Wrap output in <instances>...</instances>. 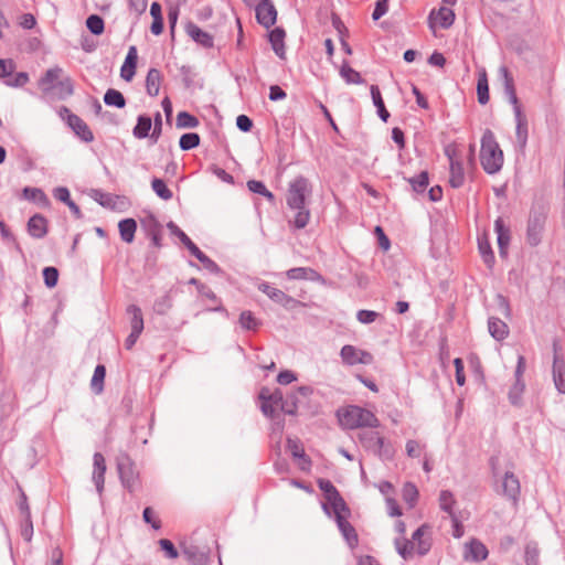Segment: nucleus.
Returning a JSON list of instances; mask_svg holds the SVG:
<instances>
[{
  "instance_id": "a211bd4d",
  "label": "nucleus",
  "mask_w": 565,
  "mask_h": 565,
  "mask_svg": "<svg viewBox=\"0 0 565 565\" xmlns=\"http://www.w3.org/2000/svg\"><path fill=\"white\" fill-rule=\"evenodd\" d=\"M494 231L498 234L499 254L501 257H507L511 236L510 228L505 226L502 217L494 221Z\"/></svg>"
},
{
  "instance_id": "0eeeda50",
  "label": "nucleus",
  "mask_w": 565,
  "mask_h": 565,
  "mask_svg": "<svg viewBox=\"0 0 565 565\" xmlns=\"http://www.w3.org/2000/svg\"><path fill=\"white\" fill-rule=\"evenodd\" d=\"M445 154L449 159L450 166L449 183L452 188H460L465 182V172L456 147L448 145L445 148Z\"/></svg>"
},
{
  "instance_id": "79ce46f5",
  "label": "nucleus",
  "mask_w": 565,
  "mask_h": 565,
  "mask_svg": "<svg viewBox=\"0 0 565 565\" xmlns=\"http://www.w3.org/2000/svg\"><path fill=\"white\" fill-rule=\"evenodd\" d=\"M119 472L122 483L130 490L135 488L137 483V476L134 473L131 467L119 466Z\"/></svg>"
},
{
  "instance_id": "4d7b16f0",
  "label": "nucleus",
  "mask_w": 565,
  "mask_h": 565,
  "mask_svg": "<svg viewBox=\"0 0 565 565\" xmlns=\"http://www.w3.org/2000/svg\"><path fill=\"white\" fill-rule=\"evenodd\" d=\"M499 73L501 74L502 79H503L504 93L515 89L513 76L509 72L508 67L501 66L499 68Z\"/></svg>"
},
{
  "instance_id": "49530a36",
  "label": "nucleus",
  "mask_w": 565,
  "mask_h": 565,
  "mask_svg": "<svg viewBox=\"0 0 565 565\" xmlns=\"http://www.w3.org/2000/svg\"><path fill=\"white\" fill-rule=\"evenodd\" d=\"M396 548L399 553V555L404 559H408L413 556V553L415 551V543L411 540H405L401 542L399 540L395 541Z\"/></svg>"
},
{
  "instance_id": "bb28decb",
  "label": "nucleus",
  "mask_w": 565,
  "mask_h": 565,
  "mask_svg": "<svg viewBox=\"0 0 565 565\" xmlns=\"http://www.w3.org/2000/svg\"><path fill=\"white\" fill-rule=\"evenodd\" d=\"M120 238L127 243L131 244L135 239V234L137 231V222L134 218H125L121 220L118 224Z\"/></svg>"
},
{
  "instance_id": "b1692460",
  "label": "nucleus",
  "mask_w": 565,
  "mask_h": 565,
  "mask_svg": "<svg viewBox=\"0 0 565 565\" xmlns=\"http://www.w3.org/2000/svg\"><path fill=\"white\" fill-rule=\"evenodd\" d=\"M515 121H516V139L521 148H524L527 142V119L522 111V108H516Z\"/></svg>"
},
{
  "instance_id": "72a5a7b5",
  "label": "nucleus",
  "mask_w": 565,
  "mask_h": 565,
  "mask_svg": "<svg viewBox=\"0 0 565 565\" xmlns=\"http://www.w3.org/2000/svg\"><path fill=\"white\" fill-rule=\"evenodd\" d=\"M161 79V73L158 70L151 68L148 72L146 78V88L150 96H157L159 94Z\"/></svg>"
},
{
  "instance_id": "7ed1b4c3",
  "label": "nucleus",
  "mask_w": 565,
  "mask_h": 565,
  "mask_svg": "<svg viewBox=\"0 0 565 565\" xmlns=\"http://www.w3.org/2000/svg\"><path fill=\"white\" fill-rule=\"evenodd\" d=\"M480 161L489 174L497 173L503 166V152L490 129H486L481 138Z\"/></svg>"
},
{
  "instance_id": "a18cd8bd",
  "label": "nucleus",
  "mask_w": 565,
  "mask_h": 565,
  "mask_svg": "<svg viewBox=\"0 0 565 565\" xmlns=\"http://www.w3.org/2000/svg\"><path fill=\"white\" fill-rule=\"evenodd\" d=\"M86 26L95 35H100L105 29L104 20L97 14H92L86 19Z\"/></svg>"
},
{
  "instance_id": "864d4df0",
  "label": "nucleus",
  "mask_w": 565,
  "mask_h": 565,
  "mask_svg": "<svg viewBox=\"0 0 565 565\" xmlns=\"http://www.w3.org/2000/svg\"><path fill=\"white\" fill-rule=\"evenodd\" d=\"M44 282L49 288L56 286L58 280V271L55 267H45L43 269Z\"/></svg>"
},
{
  "instance_id": "de8ad7c7",
  "label": "nucleus",
  "mask_w": 565,
  "mask_h": 565,
  "mask_svg": "<svg viewBox=\"0 0 565 565\" xmlns=\"http://www.w3.org/2000/svg\"><path fill=\"white\" fill-rule=\"evenodd\" d=\"M199 125V120L186 111H181L177 116V126L179 128H194Z\"/></svg>"
},
{
  "instance_id": "f257e3e1",
  "label": "nucleus",
  "mask_w": 565,
  "mask_h": 565,
  "mask_svg": "<svg viewBox=\"0 0 565 565\" xmlns=\"http://www.w3.org/2000/svg\"><path fill=\"white\" fill-rule=\"evenodd\" d=\"M312 185L305 177H297L289 182L286 193L288 212L285 213L289 226L294 230H301L310 221V198Z\"/></svg>"
},
{
  "instance_id": "ddd939ff",
  "label": "nucleus",
  "mask_w": 565,
  "mask_h": 565,
  "mask_svg": "<svg viewBox=\"0 0 565 565\" xmlns=\"http://www.w3.org/2000/svg\"><path fill=\"white\" fill-rule=\"evenodd\" d=\"M257 21L265 28H270L277 20V10L269 0H260L256 6Z\"/></svg>"
},
{
  "instance_id": "f3484780",
  "label": "nucleus",
  "mask_w": 565,
  "mask_h": 565,
  "mask_svg": "<svg viewBox=\"0 0 565 565\" xmlns=\"http://www.w3.org/2000/svg\"><path fill=\"white\" fill-rule=\"evenodd\" d=\"M288 448L291 451V455L302 471H309L311 467V459L306 455L303 446L294 439H288Z\"/></svg>"
},
{
  "instance_id": "c03bdc74",
  "label": "nucleus",
  "mask_w": 565,
  "mask_h": 565,
  "mask_svg": "<svg viewBox=\"0 0 565 565\" xmlns=\"http://www.w3.org/2000/svg\"><path fill=\"white\" fill-rule=\"evenodd\" d=\"M269 42L271 44L273 50L275 53L282 57V30L279 28H276L269 33Z\"/></svg>"
},
{
  "instance_id": "473e14b6",
  "label": "nucleus",
  "mask_w": 565,
  "mask_h": 565,
  "mask_svg": "<svg viewBox=\"0 0 565 565\" xmlns=\"http://www.w3.org/2000/svg\"><path fill=\"white\" fill-rule=\"evenodd\" d=\"M150 15L153 19L150 26L151 33L154 35L161 34L163 31V19L160 3L152 2L150 7Z\"/></svg>"
},
{
  "instance_id": "a878e982",
  "label": "nucleus",
  "mask_w": 565,
  "mask_h": 565,
  "mask_svg": "<svg viewBox=\"0 0 565 565\" xmlns=\"http://www.w3.org/2000/svg\"><path fill=\"white\" fill-rule=\"evenodd\" d=\"M466 558H470L472 561H483L488 556L487 547L477 540H472L469 544L466 545Z\"/></svg>"
},
{
  "instance_id": "5701e85b",
  "label": "nucleus",
  "mask_w": 565,
  "mask_h": 565,
  "mask_svg": "<svg viewBox=\"0 0 565 565\" xmlns=\"http://www.w3.org/2000/svg\"><path fill=\"white\" fill-rule=\"evenodd\" d=\"M288 280H319L321 276L312 268L297 267L286 271Z\"/></svg>"
},
{
  "instance_id": "37998d69",
  "label": "nucleus",
  "mask_w": 565,
  "mask_h": 565,
  "mask_svg": "<svg viewBox=\"0 0 565 565\" xmlns=\"http://www.w3.org/2000/svg\"><path fill=\"white\" fill-rule=\"evenodd\" d=\"M415 192L422 193L428 185V173L422 171L417 177L407 179Z\"/></svg>"
},
{
  "instance_id": "09e8293b",
  "label": "nucleus",
  "mask_w": 565,
  "mask_h": 565,
  "mask_svg": "<svg viewBox=\"0 0 565 565\" xmlns=\"http://www.w3.org/2000/svg\"><path fill=\"white\" fill-rule=\"evenodd\" d=\"M200 143V136L194 132L184 134L180 138V148L182 150H190L198 147Z\"/></svg>"
},
{
  "instance_id": "4c0bfd02",
  "label": "nucleus",
  "mask_w": 565,
  "mask_h": 565,
  "mask_svg": "<svg viewBox=\"0 0 565 565\" xmlns=\"http://www.w3.org/2000/svg\"><path fill=\"white\" fill-rule=\"evenodd\" d=\"M340 75L348 84H362L364 81L360 73L353 70L348 62H344L340 68Z\"/></svg>"
},
{
  "instance_id": "338daca9",
  "label": "nucleus",
  "mask_w": 565,
  "mask_h": 565,
  "mask_svg": "<svg viewBox=\"0 0 565 565\" xmlns=\"http://www.w3.org/2000/svg\"><path fill=\"white\" fill-rule=\"evenodd\" d=\"M388 8V0H377L375 4V9L372 13L373 20H379L382 18L386 12Z\"/></svg>"
},
{
  "instance_id": "6e6552de",
  "label": "nucleus",
  "mask_w": 565,
  "mask_h": 565,
  "mask_svg": "<svg viewBox=\"0 0 565 565\" xmlns=\"http://www.w3.org/2000/svg\"><path fill=\"white\" fill-rule=\"evenodd\" d=\"M546 216L541 211H532L527 222L526 239L531 246H536L541 243L542 233L544 230Z\"/></svg>"
},
{
  "instance_id": "774afa93",
  "label": "nucleus",
  "mask_w": 565,
  "mask_h": 565,
  "mask_svg": "<svg viewBox=\"0 0 565 565\" xmlns=\"http://www.w3.org/2000/svg\"><path fill=\"white\" fill-rule=\"evenodd\" d=\"M379 313L371 310H360L356 315L361 323H372L377 318Z\"/></svg>"
},
{
  "instance_id": "c85d7f7f",
  "label": "nucleus",
  "mask_w": 565,
  "mask_h": 565,
  "mask_svg": "<svg viewBox=\"0 0 565 565\" xmlns=\"http://www.w3.org/2000/svg\"><path fill=\"white\" fill-rule=\"evenodd\" d=\"M150 131H152V119L149 116L140 115L132 130L134 136L138 139L150 138Z\"/></svg>"
},
{
  "instance_id": "e433bc0d",
  "label": "nucleus",
  "mask_w": 565,
  "mask_h": 565,
  "mask_svg": "<svg viewBox=\"0 0 565 565\" xmlns=\"http://www.w3.org/2000/svg\"><path fill=\"white\" fill-rule=\"evenodd\" d=\"M106 376V369L104 365H97L95 367L92 381H90V387L96 394H100L104 390V381Z\"/></svg>"
},
{
  "instance_id": "69168bd1",
  "label": "nucleus",
  "mask_w": 565,
  "mask_h": 565,
  "mask_svg": "<svg viewBox=\"0 0 565 565\" xmlns=\"http://www.w3.org/2000/svg\"><path fill=\"white\" fill-rule=\"evenodd\" d=\"M454 364L456 367V382L459 386H462L466 383V377L463 374V362L460 358H456L454 360Z\"/></svg>"
},
{
  "instance_id": "58836bf2",
  "label": "nucleus",
  "mask_w": 565,
  "mask_h": 565,
  "mask_svg": "<svg viewBox=\"0 0 565 565\" xmlns=\"http://www.w3.org/2000/svg\"><path fill=\"white\" fill-rule=\"evenodd\" d=\"M104 102L106 105L116 106L118 108H122L126 105L124 95L119 90L113 88L106 92Z\"/></svg>"
},
{
  "instance_id": "cd10ccee",
  "label": "nucleus",
  "mask_w": 565,
  "mask_h": 565,
  "mask_svg": "<svg viewBox=\"0 0 565 565\" xmlns=\"http://www.w3.org/2000/svg\"><path fill=\"white\" fill-rule=\"evenodd\" d=\"M22 196L25 200L32 201L36 204H39L42 207H49L50 206V200L46 196V194L39 188H24L22 191Z\"/></svg>"
},
{
  "instance_id": "20e7f679",
  "label": "nucleus",
  "mask_w": 565,
  "mask_h": 565,
  "mask_svg": "<svg viewBox=\"0 0 565 565\" xmlns=\"http://www.w3.org/2000/svg\"><path fill=\"white\" fill-rule=\"evenodd\" d=\"M340 424L348 428L354 429L360 427H377L380 425L376 416L369 409L360 406L351 405L338 412Z\"/></svg>"
},
{
  "instance_id": "e2e57ef3",
  "label": "nucleus",
  "mask_w": 565,
  "mask_h": 565,
  "mask_svg": "<svg viewBox=\"0 0 565 565\" xmlns=\"http://www.w3.org/2000/svg\"><path fill=\"white\" fill-rule=\"evenodd\" d=\"M184 245L186 246L189 252L201 263L210 262V258L204 253H202L200 248L191 239Z\"/></svg>"
},
{
  "instance_id": "aec40b11",
  "label": "nucleus",
  "mask_w": 565,
  "mask_h": 565,
  "mask_svg": "<svg viewBox=\"0 0 565 565\" xmlns=\"http://www.w3.org/2000/svg\"><path fill=\"white\" fill-rule=\"evenodd\" d=\"M105 472H106L105 458L102 454L96 452L94 455L93 480H94L99 493L103 491V488H104Z\"/></svg>"
},
{
  "instance_id": "39448f33",
  "label": "nucleus",
  "mask_w": 565,
  "mask_h": 565,
  "mask_svg": "<svg viewBox=\"0 0 565 565\" xmlns=\"http://www.w3.org/2000/svg\"><path fill=\"white\" fill-rule=\"evenodd\" d=\"M358 437L366 450L372 451L380 458L391 459L393 457V449L391 445L386 444L384 438L377 433L372 430L361 431Z\"/></svg>"
},
{
  "instance_id": "2eb2a0df",
  "label": "nucleus",
  "mask_w": 565,
  "mask_h": 565,
  "mask_svg": "<svg viewBox=\"0 0 565 565\" xmlns=\"http://www.w3.org/2000/svg\"><path fill=\"white\" fill-rule=\"evenodd\" d=\"M521 492V486L518 477L511 472L507 471L504 473L503 480H502V493L508 499L512 500L514 503L518 502L519 495Z\"/></svg>"
},
{
  "instance_id": "a19ab883",
  "label": "nucleus",
  "mask_w": 565,
  "mask_h": 565,
  "mask_svg": "<svg viewBox=\"0 0 565 565\" xmlns=\"http://www.w3.org/2000/svg\"><path fill=\"white\" fill-rule=\"evenodd\" d=\"M456 503V500L454 498V494L448 490H443L439 494V505L440 509L447 513H449L450 516L455 515L452 512V507Z\"/></svg>"
},
{
  "instance_id": "052dcab7",
  "label": "nucleus",
  "mask_w": 565,
  "mask_h": 565,
  "mask_svg": "<svg viewBox=\"0 0 565 565\" xmlns=\"http://www.w3.org/2000/svg\"><path fill=\"white\" fill-rule=\"evenodd\" d=\"M247 186L254 193L263 194L266 198H268L269 200L273 199V194L266 189L264 183H262L260 181H255V180L248 181Z\"/></svg>"
},
{
  "instance_id": "423d86ee",
  "label": "nucleus",
  "mask_w": 565,
  "mask_h": 565,
  "mask_svg": "<svg viewBox=\"0 0 565 565\" xmlns=\"http://www.w3.org/2000/svg\"><path fill=\"white\" fill-rule=\"evenodd\" d=\"M262 401V411L265 416L277 419L282 412V397L278 391L271 393L268 388H263L259 394Z\"/></svg>"
},
{
  "instance_id": "8fccbe9b",
  "label": "nucleus",
  "mask_w": 565,
  "mask_h": 565,
  "mask_svg": "<svg viewBox=\"0 0 565 565\" xmlns=\"http://www.w3.org/2000/svg\"><path fill=\"white\" fill-rule=\"evenodd\" d=\"M540 551L536 543L530 542L525 546L526 565H539Z\"/></svg>"
},
{
  "instance_id": "4468645a",
  "label": "nucleus",
  "mask_w": 565,
  "mask_h": 565,
  "mask_svg": "<svg viewBox=\"0 0 565 565\" xmlns=\"http://www.w3.org/2000/svg\"><path fill=\"white\" fill-rule=\"evenodd\" d=\"M554 359H553V380L555 387L562 394H565V362L557 352V343L554 342Z\"/></svg>"
},
{
  "instance_id": "4be33fe9",
  "label": "nucleus",
  "mask_w": 565,
  "mask_h": 565,
  "mask_svg": "<svg viewBox=\"0 0 565 565\" xmlns=\"http://www.w3.org/2000/svg\"><path fill=\"white\" fill-rule=\"evenodd\" d=\"M68 124L75 134L84 141L89 142L94 139V135L86 125V122L76 115L68 117Z\"/></svg>"
},
{
  "instance_id": "13d9d810",
  "label": "nucleus",
  "mask_w": 565,
  "mask_h": 565,
  "mask_svg": "<svg viewBox=\"0 0 565 565\" xmlns=\"http://www.w3.org/2000/svg\"><path fill=\"white\" fill-rule=\"evenodd\" d=\"M239 323L244 329L252 330L257 327V321L250 311H244L241 313Z\"/></svg>"
},
{
  "instance_id": "f03ea898",
  "label": "nucleus",
  "mask_w": 565,
  "mask_h": 565,
  "mask_svg": "<svg viewBox=\"0 0 565 565\" xmlns=\"http://www.w3.org/2000/svg\"><path fill=\"white\" fill-rule=\"evenodd\" d=\"M43 93H53L58 98H65L73 94V82L60 66L49 68L38 82Z\"/></svg>"
},
{
  "instance_id": "f8f14e48",
  "label": "nucleus",
  "mask_w": 565,
  "mask_h": 565,
  "mask_svg": "<svg viewBox=\"0 0 565 565\" xmlns=\"http://www.w3.org/2000/svg\"><path fill=\"white\" fill-rule=\"evenodd\" d=\"M319 489L326 494L327 500L330 502L332 510H347V504L343 498L340 495L337 488L328 479L318 480Z\"/></svg>"
},
{
  "instance_id": "6e6d98bb",
  "label": "nucleus",
  "mask_w": 565,
  "mask_h": 565,
  "mask_svg": "<svg viewBox=\"0 0 565 565\" xmlns=\"http://www.w3.org/2000/svg\"><path fill=\"white\" fill-rule=\"evenodd\" d=\"M161 132H162V117H161L160 113H157L153 118L152 131L150 134V139L153 143H156L159 140Z\"/></svg>"
},
{
  "instance_id": "2f4dec72",
  "label": "nucleus",
  "mask_w": 565,
  "mask_h": 565,
  "mask_svg": "<svg viewBox=\"0 0 565 565\" xmlns=\"http://www.w3.org/2000/svg\"><path fill=\"white\" fill-rule=\"evenodd\" d=\"M186 33L198 43L202 44L203 46L210 47L213 45V39L212 36L201 30L198 25L190 23L186 26Z\"/></svg>"
},
{
  "instance_id": "393cba45",
  "label": "nucleus",
  "mask_w": 565,
  "mask_h": 565,
  "mask_svg": "<svg viewBox=\"0 0 565 565\" xmlns=\"http://www.w3.org/2000/svg\"><path fill=\"white\" fill-rule=\"evenodd\" d=\"M488 329L491 337L498 341L504 340L509 334V327L505 322L495 317L488 320Z\"/></svg>"
},
{
  "instance_id": "5fc2aeb1",
  "label": "nucleus",
  "mask_w": 565,
  "mask_h": 565,
  "mask_svg": "<svg viewBox=\"0 0 565 565\" xmlns=\"http://www.w3.org/2000/svg\"><path fill=\"white\" fill-rule=\"evenodd\" d=\"M524 388L525 384L523 381H515L514 385L511 387L509 392V398L512 404H518L520 402Z\"/></svg>"
},
{
  "instance_id": "dca6fc26",
  "label": "nucleus",
  "mask_w": 565,
  "mask_h": 565,
  "mask_svg": "<svg viewBox=\"0 0 565 565\" xmlns=\"http://www.w3.org/2000/svg\"><path fill=\"white\" fill-rule=\"evenodd\" d=\"M345 510H335L333 511L335 514V520L338 523V526L343 534L344 539L347 540L348 544L353 547L358 544V534L355 529L351 525V523L345 519V516L342 514Z\"/></svg>"
},
{
  "instance_id": "1a4fd4ad",
  "label": "nucleus",
  "mask_w": 565,
  "mask_h": 565,
  "mask_svg": "<svg viewBox=\"0 0 565 565\" xmlns=\"http://www.w3.org/2000/svg\"><path fill=\"white\" fill-rule=\"evenodd\" d=\"M311 393L312 390L309 386H300L296 391L288 393L285 398V414L295 415L299 407L308 403Z\"/></svg>"
},
{
  "instance_id": "f704fd0d",
  "label": "nucleus",
  "mask_w": 565,
  "mask_h": 565,
  "mask_svg": "<svg viewBox=\"0 0 565 565\" xmlns=\"http://www.w3.org/2000/svg\"><path fill=\"white\" fill-rule=\"evenodd\" d=\"M478 247L483 262L488 265V267H491L494 262V255L489 238L486 234L478 238Z\"/></svg>"
},
{
  "instance_id": "9b49d317",
  "label": "nucleus",
  "mask_w": 565,
  "mask_h": 565,
  "mask_svg": "<svg viewBox=\"0 0 565 565\" xmlns=\"http://www.w3.org/2000/svg\"><path fill=\"white\" fill-rule=\"evenodd\" d=\"M341 358L344 363L349 365L354 364H371L373 362V355L364 350L356 349L353 345L347 344L341 349Z\"/></svg>"
},
{
  "instance_id": "c756f323",
  "label": "nucleus",
  "mask_w": 565,
  "mask_h": 565,
  "mask_svg": "<svg viewBox=\"0 0 565 565\" xmlns=\"http://www.w3.org/2000/svg\"><path fill=\"white\" fill-rule=\"evenodd\" d=\"M477 95L478 102L481 105H486L489 102V84L487 72L484 68L480 70L478 74Z\"/></svg>"
},
{
  "instance_id": "412c9836",
  "label": "nucleus",
  "mask_w": 565,
  "mask_h": 565,
  "mask_svg": "<svg viewBox=\"0 0 565 565\" xmlns=\"http://www.w3.org/2000/svg\"><path fill=\"white\" fill-rule=\"evenodd\" d=\"M137 58V49L135 46H130L125 63L120 70V76L127 82H130L135 76Z\"/></svg>"
},
{
  "instance_id": "680f3d73",
  "label": "nucleus",
  "mask_w": 565,
  "mask_h": 565,
  "mask_svg": "<svg viewBox=\"0 0 565 565\" xmlns=\"http://www.w3.org/2000/svg\"><path fill=\"white\" fill-rule=\"evenodd\" d=\"M15 70V64L12 60L0 58V78L10 76Z\"/></svg>"
},
{
  "instance_id": "bf43d9fd",
  "label": "nucleus",
  "mask_w": 565,
  "mask_h": 565,
  "mask_svg": "<svg viewBox=\"0 0 565 565\" xmlns=\"http://www.w3.org/2000/svg\"><path fill=\"white\" fill-rule=\"evenodd\" d=\"M159 545H160L161 550L166 553L167 557L172 558V559L178 557V555H179L178 551L170 540L161 539L159 541Z\"/></svg>"
},
{
  "instance_id": "ea45409f",
  "label": "nucleus",
  "mask_w": 565,
  "mask_h": 565,
  "mask_svg": "<svg viewBox=\"0 0 565 565\" xmlns=\"http://www.w3.org/2000/svg\"><path fill=\"white\" fill-rule=\"evenodd\" d=\"M437 19L441 28L448 29L455 21V12L447 7H441L437 11Z\"/></svg>"
},
{
  "instance_id": "c9c22d12",
  "label": "nucleus",
  "mask_w": 565,
  "mask_h": 565,
  "mask_svg": "<svg viewBox=\"0 0 565 565\" xmlns=\"http://www.w3.org/2000/svg\"><path fill=\"white\" fill-rule=\"evenodd\" d=\"M371 95L374 106L377 108V114L383 121H387L390 113L386 110L381 92L376 85L371 86Z\"/></svg>"
},
{
  "instance_id": "9d476101",
  "label": "nucleus",
  "mask_w": 565,
  "mask_h": 565,
  "mask_svg": "<svg viewBox=\"0 0 565 565\" xmlns=\"http://www.w3.org/2000/svg\"><path fill=\"white\" fill-rule=\"evenodd\" d=\"M127 311L131 317V332L125 341V347L127 350H130L135 345L137 339L139 338L140 333L143 330V318L140 308L137 306H129Z\"/></svg>"
},
{
  "instance_id": "7c9ffc66",
  "label": "nucleus",
  "mask_w": 565,
  "mask_h": 565,
  "mask_svg": "<svg viewBox=\"0 0 565 565\" xmlns=\"http://www.w3.org/2000/svg\"><path fill=\"white\" fill-rule=\"evenodd\" d=\"M426 530L427 526L422 525L413 533L412 536V541L415 543L416 552L422 556L430 550V542L426 539H423Z\"/></svg>"
},
{
  "instance_id": "0e129e2a",
  "label": "nucleus",
  "mask_w": 565,
  "mask_h": 565,
  "mask_svg": "<svg viewBox=\"0 0 565 565\" xmlns=\"http://www.w3.org/2000/svg\"><path fill=\"white\" fill-rule=\"evenodd\" d=\"M129 9L136 14L141 15L146 9L148 1L147 0H128Z\"/></svg>"
},
{
  "instance_id": "6ab92c4d",
  "label": "nucleus",
  "mask_w": 565,
  "mask_h": 565,
  "mask_svg": "<svg viewBox=\"0 0 565 565\" xmlns=\"http://www.w3.org/2000/svg\"><path fill=\"white\" fill-rule=\"evenodd\" d=\"M29 234L34 238H42L47 233V220L41 215H33L26 224Z\"/></svg>"
},
{
  "instance_id": "603ef678",
  "label": "nucleus",
  "mask_w": 565,
  "mask_h": 565,
  "mask_svg": "<svg viewBox=\"0 0 565 565\" xmlns=\"http://www.w3.org/2000/svg\"><path fill=\"white\" fill-rule=\"evenodd\" d=\"M418 498V490L415 484L407 482L403 487V499L413 507Z\"/></svg>"
},
{
  "instance_id": "3c124183",
  "label": "nucleus",
  "mask_w": 565,
  "mask_h": 565,
  "mask_svg": "<svg viewBox=\"0 0 565 565\" xmlns=\"http://www.w3.org/2000/svg\"><path fill=\"white\" fill-rule=\"evenodd\" d=\"M151 186L159 198L163 200H170L172 198V192L161 179H153Z\"/></svg>"
}]
</instances>
